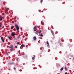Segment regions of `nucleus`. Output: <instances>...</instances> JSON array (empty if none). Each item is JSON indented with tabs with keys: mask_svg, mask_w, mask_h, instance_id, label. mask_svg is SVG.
<instances>
[{
	"mask_svg": "<svg viewBox=\"0 0 74 74\" xmlns=\"http://www.w3.org/2000/svg\"><path fill=\"white\" fill-rule=\"evenodd\" d=\"M13 45H11L9 47V48L10 52H12L13 51Z\"/></svg>",
	"mask_w": 74,
	"mask_h": 74,
	"instance_id": "obj_1",
	"label": "nucleus"
},
{
	"mask_svg": "<svg viewBox=\"0 0 74 74\" xmlns=\"http://www.w3.org/2000/svg\"><path fill=\"white\" fill-rule=\"evenodd\" d=\"M15 26L17 31L18 32L19 31V27L18 26V25L17 24H15Z\"/></svg>",
	"mask_w": 74,
	"mask_h": 74,
	"instance_id": "obj_2",
	"label": "nucleus"
},
{
	"mask_svg": "<svg viewBox=\"0 0 74 74\" xmlns=\"http://www.w3.org/2000/svg\"><path fill=\"white\" fill-rule=\"evenodd\" d=\"M15 35H16V34L14 32H12L11 34V36H15Z\"/></svg>",
	"mask_w": 74,
	"mask_h": 74,
	"instance_id": "obj_3",
	"label": "nucleus"
},
{
	"mask_svg": "<svg viewBox=\"0 0 74 74\" xmlns=\"http://www.w3.org/2000/svg\"><path fill=\"white\" fill-rule=\"evenodd\" d=\"M1 39L2 40L3 42H4V38H3V37H1Z\"/></svg>",
	"mask_w": 74,
	"mask_h": 74,
	"instance_id": "obj_4",
	"label": "nucleus"
},
{
	"mask_svg": "<svg viewBox=\"0 0 74 74\" xmlns=\"http://www.w3.org/2000/svg\"><path fill=\"white\" fill-rule=\"evenodd\" d=\"M34 32H36L37 30V29H36V27L35 26L34 28Z\"/></svg>",
	"mask_w": 74,
	"mask_h": 74,
	"instance_id": "obj_5",
	"label": "nucleus"
},
{
	"mask_svg": "<svg viewBox=\"0 0 74 74\" xmlns=\"http://www.w3.org/2000/svg\"><path fill=\"white\" fill-rule=\"evenodd\" d=\"M37 39V38H36V37L35 36H34L33 37V40H36V39Z\"/></svg>",
	"mask_w": 74,
	"mask_h": 74,
	"instance_id": "obj_6",
	"label": "nucleus"
},
{
	"mask_svg": "<svg viewBox=\"0 0 74 74\" xmlns=\"http://www.w3.org/2000/svg\"><path fill=\"white\" fill-rule=\"evenodd\" d=\"M51 33L52 34H53V36H54V34L53 33V31L51 30Z\"/></svg>",
	"mask_w": 74,
	"mask_h": 74,
	"instance_id": "obj_7",
	"label": "nucleus"
},
{
	"mask_svg": "<svg viewBox=\"0 0 74 74\" xmlns=\"http://www.w3.org/2000/svg\"><path fill=\"white\" fill-rule=\"evenodd\" d=\"M38 36H40V37H43V35L40 34L38 35Z\"/></svg>",
	"mask_w": 74,
	"mask_h": 74,
	"instance_id": "obj_8",
	"label": "nucleus"
},
{
	"mask_svg": "<svg viewBox=\"0 0 74 74\" xmlns=\"http://www.w3.org/2000/svg\"><path fill=\"white\" fill-rule=\"evenodd\" d=\"M3 17H1L0 18V20L1 21H2V19H3Z\"/></svg>",
	"mask_w": 74,
	"mask_h": 74,
	"instance_id": "obj_9",
	"label": "nucleus"
},
{
	"mask_svg": "<svg viewBox=\"0 0 74 74\" xmlns=\"http://www.w3.org/2000/svg\"><path fill=\"white\" fill-rule=\"evenodd\" d=\"M13 28H14V26H12L11 27V29H13Z\"/></svg>",
	"mask_w": 74,
	"mask_h": 74,
	"instance_id": "obj_10",
	"label": "nucleus"
},
{
	"mask_svg": "<svg viewBox=\"0 0 74 74\" xmlns=\"http://www.w3.org/2000/svg\"><path fill=\"white\" fill-rule=\"evenodd\" d=\"M63 70V67L61 68L60 69L61 71H62V70Z\"/></svg>",
	"mask_w": 74,
	"mask_h": 74,
	"instance_id": "obj_11",
	"label": "nucleus"
},
{
	"mask_svg": "<svg viewBox=\"0 0 74 74\" xmlns=\"http://www.w3.org/2000/svg\"><path fill=\"white\" fill-rule=\"evenodd\" d=\"M21 47H25V45H21Z\"/></svg>",
	"mask_w": 74,
	"mask_h": 74,
	"instance_id": "obj_12",
	"label": "nucleus"
},
{
	"mask_svg": "<svg viewBox=\"0 0 74 74\" xmlns=\"http://www.w3.org/2000/svg\"><path fill=\"white\" fill-rule=\"evenodd\" d=\"M2 26V24L0 23V27H1Z\"/></svg>",
	"mask_w": 74,
	"mask_h": 74,
	"instance_id": "obj_13",
	"label": "nucleus"
},
{
	"mask_svg": "<svg viewBox=\"0 0 74 74\" xmlns=\"http://www.w3.org/2000/svg\"><path fill=\"white\" fill-rule=\"evenodd\" d=\"M41 23L42 25H44V23L42 22V21H41Z\"/></svg>",
	"mask_w": 74,
	"mask_h": 74,
	"instance_id": "obj_14",
	"label": "nucleus"
},
{
	"mask_svg": "<svg viewBox=\"0 0 74 74\" xmlns=\"http://www.w3.org/2000/svg\"><path fill=\"white\" fill-rule=\"evenodd\" d=\"M38 33L39 34H40L41 33V30H40L39 32H38Z\"/></svg>",
	"mask_w": 74,
	"mask_h": 74,
	"instance_id": "obj_15",
	"label": "nucleus"
},
{
	"mask_svg": "<svg viewBox=\"0 0 74 74\" xmlns=\"http://www.w3.org/2000/svg\"><path fill=\"white\" fill-rule=\"evenodd\" d=\"M65 69L66 71H67V68L66 66L65 67Z\"/></svg>",
	"mask_w": 74,
	"mask_h": 74,
	"instance_id": "obj_16",
	"label": "nucleus"
},
{
	"mask_svg": "<svg viewBox=\"0 0 74 74\" xmlns=\"http://www.w3.org/2000/svg\"><path fill=\"white\" fill-rule=\"evenodd\" d=\"M11 36L10 37V36H8V38H9L10 40V38H11Z\"/></svg>",
	"mask_w": 74,
	"mask_h": 74,
	"instance_id": "obj_17",
	"label": "nucleus"
},
{
	"mask_svg": "<svg viewBox=\"0 0 74 74\" xmlns=\"http://www.w3.org/2000/svg\"><path fill=\"white\" fill-rule=\"evenodd\" d=\"M8 10H9V9H7L5 11H8Z\"/></svg>",
	"mask_w": 74,
	"mask_h": 74,
	"instance_id": "obj_18",
	"label": "nucleus"
},
{
	"mask_svg": "<svg viewBox=\"0 0 74 74\" xmlns=\"http://www.w3.org/2000/svg\"><path fill=\"white\" fill-rule=\"evenodd\" d=\"M16 44H17V45H19V42H17Z\"/></svg>",
	"mask_w": 74,
	"mask_h": 74,
	"instance_id": "obj_19",
	"label": "nucleus"
},
{
	"mask_svg": "<svg viewBox=\"0 0 74 74\" xmlns=\"http://www.w3.org/2000/svg\"><path fill=\"white\" fill-rule=\"evenodd\" d=\"M46 43L47 44H49V42H48V41H47Z\"/></svg>",
	"mask_w": 74,
	"mask_h": 74,
	"instance_id": "obj_20",
	"label": "nucleus"
},
{
	"mask_svg": "<svg viewBox=\"0 0 74 74\" xmlns=\"http://www.w3.org/2000/svg\"><path fill=\"white\" fill-rule=\"evenodd\" d=\"M27 18H29V17H30V16H26Z\"/></svg>",
	"mask_w": 74,
	"mask_h": 74,
	"instance_id": "obj_21",
	"label": "nucleus"
},
{
	"mask_svg": "<svg viewBox=\"0 0 74 74\" xmlns=\"http://www.w3.org/2000/svg\"><path fill=\"white\" fill-rule=\"evenodd\" d=\"M32 60H34V57H33L32 58Z\"/></svg>",
	"mask_w": 74,
	"mask_h": 74,
	"instance_id": "obj_22",
	"label": "nucleus"
},
{
	"mask_svg": "<svg viewBox=\"0 0 74 74\" xmlns=\"http://www.w3.org/2000/svg\"><path fill=\"white\" fill-rule=\"evenodd\" d=\"M35 33H36V34H37V35H38V34H39L38 32V33H36V32H35Z\"/></svg>",
	"mask_w": 74,
	"mask_h": 74,
	"instance_id": "obj_23",
	"label": "nucleus"
},
{
	"mask_svg": "<svg viewBox=\"0 0 74 74\" xmlns=\"http://www.w3.org/2000/svg\"><path fill=\"white\" fill-rule=\"evenodd\" d=\"M14 62H13V63H11V64H14Z\"/></svg>",
	"mask_w": 74,
	"mask_h": 74,
	"instance_id": "obj_24",
	"label": "nucleus"
},
{
	"mask_svg": "<svg viewBox=\"0 0 74 74\" xmlns=\"http://www.w3.org/2000/svg\"><path fill=\"white\" fill-rule=\"evenodd\" d=\"M15 47L16 48H18V47L16 46H15Z\"/></svg>",
	"mask_w": 74,
	"mask_h": 74,
	"instance_id": "obj_25",
	"label": "nucleus"
},
{
	"mask_svg": "<svg viewBox=\"0 0 74 74\" xmlns=\"http://www.w3.org/2000/svg\"><path fill=\"white\" fill-rule=\"evenodd\" d=\"M43 1V0H41V3H42V1Z\"/></svg>",
	"mask_w": 74,
	"mask_h": 74,
	"instance_id": "obj_26",
	"label": "nucleus"
},
{
	"mask_svg": "<svg viewBox=\"0 0 74 74\" xmlns=\"http://www.w3.org/2000/svg\"><path fill=\"white\" fill-rule=\"evenodd\" d=\"M14 70H16V68H15V67H14Z\"/></svg>",
	"mask_w": 74,
	"mask_h": 74,
	"instance_id": "obj_27",
	"label": "nucleus"
},
{
	"mask_svg": "<svg viewBox=\"0 0 74 74\" xmlns=\"http://www.w3.org/2000/svg\"><path fill=\"white\" fill-rule=\"evenodd\" d=\"M47 47H49V44H48Z\"/></svg>",
	"mask_w": 74,
	"mask_h": 74,
	"instance_id": "obj_28",
	"label": "nucleus"
},
{
	"mask_svg": "<svg viewBox=\"0 0 74 74\" xmlns=\"http://www.w3.org/2000/svg\"><path fill=\"white\" fill-rule=\"evenodd\" d=\"M20 71H22V70H20Z\"/></svg>",
	"mask_w": 74,
	"mask_h": 74,
	"instance_id": "obj_29",
	"label": "nucleus"
},
{
	"mask_svg": "<svg viewBox=\"0 0 74 74\" xmlns=\"http://www.w3.org/2000/svg\"><path fill=\"white\" fill-rule=\"evenodd\" d=\"M12 23H14V22L13 21H12Z\"/></svg>",
	"mask_w": 74,
	"mask_h": 74,
	"instance_id": "obj_30",
	"label": "nucleus"
},
{
	"mask_svg": "<svg viewBox=\"0 0 74 74\" xmlns=\"http://www.w3.org/2000/svg\"><path fill=\"white\" fill-rule=\"evenodd\" d=\"M6 55H8V54L7 53H6Z\"/></svg>",
	"mask_w": 74,
	"mask_h": 74,
	"instance_id": "obj_31",
	"label": "nucleus"
},
{
	"mask_svg": "<svg viewBox=\"0 0 74 74\" xmlns=\"http://www.w3.org/2000/svg\"><path fill=\"white\" fill-rule=\"evenodd\" d=\"M43 50H44V48H43V50H42V51H43Z\"/></svg>",
	"mask_w": 74,
	"mask_h": 74,
	"instance_id": "obj_32",
	"label": "nucleus"
},
{
	"mask_svg": "<svg viewBox=\"0 0 74 74\" xmlns=\"http://www.w3.org/2000/svg\"><path fill=\"white\" fill-rule=\"evenodd\" d=\"M65 74H67V72H66L65 73Z\"/></svg>",
	"mask_w": 74,
	"mask_h": 74,
	"instance_id": "obj_33",
	"label": "nucleus"
},
{
	"mask_svg": "<svg viewBox=\"0 0 74 74\" xmlns=\"http://www.w3.org/2000/svg\"><path fill=\"white\" fill-rule=\"evenodd\" d=\"M16 60L17 61H18V58Z\"/></svg>",
	"mask_w": 74,
	"mask_h": 74,
	"instance_id": "obj_34",
	"label": "nucleus"
},
{
	"mask_svg": "<svg viewBox=\"0 0 74 74\" xmlns=\"http://www.w3.org/2000/svg\"><path fill=\"white\" fill-rule=\"evenodd\" d=\"M40 50H42V48H40Z\"/></svg>",
	"mask_w": 74,
	"mask_h": 74,
	"instance_id": "obj_35",
	"label": "nucleus"
},
{
	"mask_svg": "<svg viewBox=\"0 0 74 74\" xmlns=\"http://www.w3.org/2000/svg\"><path fill=\"white\" fill-rule=\"evenodd\" d=\"M73 59H74V58H73Z\"/></svg>",
	"mask_w": 74,
	"mask_h": 74,
	"instance_id": "obj_36",
	"label": "nucleus"
}]
</instances>
